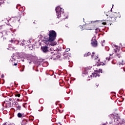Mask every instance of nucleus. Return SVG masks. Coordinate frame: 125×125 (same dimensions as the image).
Listing matches in <instances>:
<instances>
[{
    "instance_id": "f257e3e1",
    "label": "nucleus",
    "mask_w": 125,
    "mask_h": 125,
    "mask_svg": "<svg viewBox=\"0 0 125 125\" xmlns=\"http://www.w3.org/2000/svg\"><path fill=\"white\" fill-rule=\"evenodd\" d=\"M49 38L47 42H54L56 39V32L54 30L50 31L49 32Z\"/></svg>"
},
{
    "instance_id": "f03ea898",
    "label": "nucleus",
    "mask_w": 125,
    "mask_h": 125,
    "mask_svg": "<svg viewBox=\"0 0 125 125\" xmlns=\"http://www.w3.org/2000/svg\"><path fill=\"white\" fill-rule=\"evenodd\" d=\"M64 9L61 8L60 7H57L56 8V12L57 14L58 18L61 17V12L63 11Z\"/></svg>"
},
{
    "instance_id": "7ed1b4c3",
    "label": "nucleus",
    "mask_w": 125,
    "mask_h": 125,
    "mask_svg": "<svg viewBox=\"0 0 125 125\" xmlns=\"http://www.w3.org/2000/svg\"><path fill=\"white\" fill-rule=\"evenodd\" d=\"M92 46H97V41L95 40V38L93 37L92 39Z\"/></svg>"
},
{
    "instance_id": "20e7f679",
    "label": "nucleus",
    "mask_w": 125,
    "mask_h": 125,
    "mask_svg": "<svg viewBox=\"0 0 125 125\" xmlns=\"http://www.w3.org/2000/svg\"><path fill=\"white\" fill-rule=\"evenodd\" d=\"M43 52H47L48 51V47L46 46H44L41 47Z\"/></svg>"
},
{
    "instance_id": "39448f33",
    "label": "nucleus",
    "mask_w": 125,
    "mask_h": 125,
    "mask_svg": "<svg viewBox=\"0 0 125 125\" xmlns=\"http://www.w3.org/2000/svg\"><path fill=\"white\" fill-rule=\"evenodd\" d=\"M50 42V45H52V46H54V45H56V44H57V42H53V41L52 42Z\"/></svg>"
},
{
    "instance_id": "423d86ee",
    "label": "nucleus",
    "mask_w": 125,
    "mask_h": 125,
    "mask_svg": "<svg viewBox=\"0 0 125 125\" xmlns=\"http://www.w3.org/2000/svg\"><path fill=\"white\" fill-rule=\"evenodd\" d=\"M92 75H93L94 78H97V77L99 78L100 76V75L98 74L95 73H92Z\"/></svg>"
},
{
    "instance_id": "0eeeda50",
    "label": "nucleus",
    "mask_w": 125,
    "mask_h": 125,
    "mask_svg": "<svg viewBox=\"0 0 125 125\" xmlns=\"http://www.w3.org/2000/svg\"><path fill=\"white\" fill-rule=\"evenodd\" d=\"M17 108V110H21V106H20L19 104L16 106Z\"/></svg>"
},
{
    "instance_id": "6e6552de",
    "label": "nucleus",
    "mask_w": 125,
    "mask_h": 125,
    "mask_svg": "<svg viewBox=\"0 0 125 125\" xmlns=\"http://www.w3.org/2000/svg\"><path fill=\"white\" fill-rule=\"evenodd\" d=\"M27 124V121L26 120H23L21 122V125H25Z\"/></svg>"
},
{
    "instance_id": "1a4fd4ad",
    "label": "nucleus",
    "mask_w": 125,
    "mask_h": 125,
    "mask_svg": "<svg viewBox=\"0 0 125 125\" xmlns=\"http://www.w3.org/2000/svg\"><path fill=\"white\" fill-rule=\"evenodd\" d=\"M18 104V103L16 102H15L13 103V105L14 106H16Z\"/></svg>"
},
{
    "instance_id": "9d476101",
    "label": "nucleus",
    "mask_w": 125,
    "mask_h": 125,
    "mask_svg": "<svg viewBox=\"0 0 125 125\" xmlns=\"http://www.w3.org/2000/svg\"><path fill=\"white\" fill-rule=\"evenodd\" d=\"M89 55H90V53L89 52H88L87 54H85L84 56L86 57V56H89Z\"/></svg>"
},
{
    "instance_id": "9b49d317",
    "label": "nucleus",
    "mask_w": 125,
    "mask_h": 125,
    "mask_svg": "<svg viewBox=\"0 0 125 125\" xmlns=\"http://www.w3.org/2000/svg\"><path fill=\"white\" fill-rule=\"evenodd\" d=\"M18 117H19V118H21L22 117V114L20 113H19L18 114Z\"/></svg>"
},
{
    "instance_id": "f8f14e48",
    "label": "nucleus",
    "mask_w": 125,
    "mask_h": 125,
    "mask_svg": "<svg viewBox=\"0 0 125 125\" xmlns=\"http://www.w3.org/2000/svg\"><path fill=\"white\" fill-rule=\"evenodd\" d=\"M15 95L16 97H20V96H21L20 94H16Z\"/></svg>"
},
{
    "instance_id": "ddd939ff",
    "label": "nucleus",
    "mask_w": 125,
    "mask_h": 125,
    "mask_svg": "<svg viewBox=\"0 0 125 125\" xmlns=\"http://www.w3.org/2000/svg\"><path fill=\"white\" fill-rule=\"evenodd\" d=\"M101 65H104V63L103 62H101L100 63H99L98 64H97V66H100Z\"/></svg>"
},
{
    "instance_id": "4468645a",
    "label": "nucleus",
    "mask_w": 125,
    "mask_h": 125,
    "mask_svg": "<svg viewBox=\"0 0 125 125\" xmlns=\"http://www.w3.org/2000/svg\"><path fill=\"white\" fill-rule=\"evenodd\" d=\"M98 73H102V69H99L98 70Z\"/></svg>"
},
{
    "instance_id": "2eb2a0df",
    "label": "nucleus",
    "mask_w": 125,
    "mask_h": 125,
    "mask_svg": "<svg viewBox=\"0 0 125 125\" xmlns=\"http://www.w3.org/2000/svg\"><path fill=\"white\" fill-rule=\"evenodd\" d=\"M65 51H66V52H68V51H70V48L66 49Z\"/></svg>"
},
{
    "instance_id": "dca6fc26",
    "label": "nucleus",
    "mask_w": 125,
    "mask_h": 125,
    "mask_svg": "<svg viewBox=\"0 0 125 125\" xmlns=\"http://www.w3.org/2000/svg\"><path fill=\"white\" fill-rule=\"evenodd\" d=\"M92 54V55H91V58H93V56H94V52H93Z\"/></svg>"
},
{
    "instance_id": "f3484780",
    "label": "nucleus",
    "mask_w": 125,
    "mask_h": 125,
    "mask_svg": "<svg viewBox=\"0 0 125 125\" xmlns=\"http://www.w3.org/2000/svg\"><path fill=\"white\" fill-rule=\"evenodd\" d=\"M98 59V57L96 56L95 58V60H97Z\"/></svg>"
},
{
    "instance_id": "a211bd4d",
    "label": "nucleus",
    "mask_w": 125,
    "mask_h": 125,
    "mask_svg": "<svg viewBox=\"0 0 125 125\" xmlns=\"http://www.w3.org/2000/svg\"><path fill=\"white\" fill-rule=\"evenodd\" d=\"M102 24L103 25H106V22H103Z\"/></svg>"
},
{
    "instance_id": "6ab92c4d",
    "label": "nucleus",
    "mask_w": 125,
    "mask_h": 125,
    "mask_svg": "<svg viewBox=\"0 0 125 125\" xmlns=\"http://www.w3.org/2000/svg\"><path fill=\"white\" fill-rule=\"evenodd\" d=\"M106 60H110V58H106Z\"/></svg>"
},
{
    "instance_id": "aec40b11",
    "label": "nucleus",
    "mask_w": 125,
    "mask_h": 125,
    "mask_svg": "<svg viewBox=\"0 0 125 125\" xmlns=\"http://www.w3.org/2000/svg\"><path fill=\"white\" fill-rule=\"evenodd\" d=\"M14 66H17V63H14Z\"/></svg>"
},
{
    "instance_id": "412c9836",
    "label": "nucleus",
    "mask_w": 125,
    "mask_h": 125,
    "mask_svg": "<svg viewBox=\"0 0 125 125\" xmlns=\"http://www.w3.org/2000/svg\"><path fill=\"white\" fill-rule=\"evenodd\" d=\"M119 65H123V63H120Z\"/></svg>"
},
{
    "instance_id": "4be33fe9",
    "label": "nucleus",
    "mask_w": 125,
    "mask_h": 125,
    "mask_svg": "<svg viewBox=\"0 0 125 125\" xmlns=\"http://www.w3.org/2000/svg\"><path fill=\"white\" fill-rule=\"evenodd\" d=\"M96 62H97V63H98V62H99V60H98V61H96Z\"/></svg>"
},
{
    "instance_id": "5701e85b",
    "label": "nucleus",
    "mask_w": 125,
    "mask_h": 125,
    "mask_svg": "<svg viewBox=\"0 0 125 125\" xmlns=\"http://www.w3.org/2000/svg\"><path fill=\"white\" fill-rule=\"evenodd\" d=\"M10 42H13V40H11Z\"/></svg>"
},
{
    "instance_id": "b1692460",
    "label": "nucleus",
    "mask_w": 125,
    "mask_h": 125,
    "mask_svg": "<svg viewBox=\"0 0 125 125\" xmlns=\"http://www.w3.org/2000/svg\"><path fill=\"white\" fill-rule=\"evenodd\" d=\"M21 45L23 46L24 45V44L23 43H21Z\"/></svg>"
},
{
    "instance_id": "393cba45",
    "label": "nucleus",
    "mask_w": 125,
    "mask_h": 125,
    "mask_svg": "<svg viewBox=\"0 0 125 125\" xmlns=\"http://www.w3.org/2000/svg\"><path fill=\"white\" fill-rule=\"evenodd\" d=\"M71 54H69V56H71Z\"/></svg>"
},
{
    "instance_id": "a878e982",
    "label": "nucleus",
    "mask_w": 125,
    "mask_h": 125,
    "mask_svg": "<svg viewBox=\"0 0 125 125\" xmlns=\"http://www.w3.org/2000/svg\"><path fill=\"white\" fill-rule=\"evenodd\" d=\"M23 71H24V69H22V72H23Z\"/></svg>"
},
{
    "instance_id": "bb28decb",
    "label": "nucleus",
    "mask_w": 125,
    "mask_h": 125,
    "mask_svg": "<svg viewBox=\"0 0 125 125\" xmlns=\"http://www.w3.org/2000/svg\"><path fill=\"white\" fill-rule=\"evenodd\" d=\"M23 71H24V69H22V72H23Z\"/></svg>"
},
{
    "instance_id": "cd10ccee",
    "label": "nucleus",
    "mask_w": 125,
    "mask_h": 125,
    "mask_svg": "<svg viewBox=\"0 0 125 125\" xmlns=\"http://www.w3.org/2000/svg\"><path fill=\"white\" fill-rule=\"evenodd\" d=\"M90 77H92V75H90Z\"/></svg>"
},
{
    "instance_id": "c85d7f7f",
    "label": "nucleus",
    "mask_w": 125,
    "mask_h": 125,
    "mask_svg": "<svg viewBox=\"0 0 125 125\" xmlns=\"http://www.w3.org/2000/svg\"><path fill=\"white\" fill-rule=\"evenodd\" d=\"M119 58H120V56H118Z\"/></svg>"
},
{
    "instance_id": "c756f323",
    "label": "nucleus",
    "mask_w": 125,
    "mask_h": 125,
    "mask_svg": "<svg viewBox=\"0 0 125 125\" xmlns=\"http://www.w3.org/2000/svg\"><path fill=\"white\" fill-rule=\"evenodd\" d=\"M9 100H10V101H11V99H9Z\"/></svg>"
},
{
    "instance_id": "7c9ffc66",
    "label": "nucleus",
    "mask_w": 125,
    "mask_h": 125,
    "mask_svg": "<svg viewBox=\"0 0 125 125\" xmlns=\"http://www.w3.org/2000/svg\"><path fill=\"white\" fill-rule=\"evenodd\" d=\"M124 72H125V69H124Z\"/></svg>"
}]
</instances>
